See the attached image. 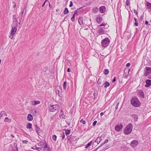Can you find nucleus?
Wrapping results in <instances>:
<instances>
[{"mask_svg": "<svg viewBox=\"0 0 151 151\" xmlns=\"http://www.w3.org/2000/svg\"><path fill=\"white\" fill-rule=\"evenodd\" d=\"M133 128L132 125L131 123L128 124L124 129V133L126 135L131 133Z\"/></svg>", "mask_w": 151, "mask_h": 151, "instance_id": "1", "label": "nucleus"}, {"mask_svg": "<svg viewBox=\"0 0 151 151\" xmlns=\"http://www.w3.org/2000/svg\"><path fill=\"white\" fill-rule=\"evenodd\" d=\"M131 103L133 106L136 107H139L141 105L140 101L136 97H133L132 99Z\"/></svg>", "mask_w": 151, "mask_h": 151, "instance_id": "2", "label": "nucleus"}, {"mask_svg": "<svg viewBox=\"0 0 151 151\" xmlns=\"http://www.w3.org/2000/svg\"><path fill=\"white\" fill-rule=\"evenodd\" d=\"M110 40L108 38L103 39L101 41V46L104 47H106L110 43Z\"/></svg>", "mask_w": 151, "mask_h": 151, "instance_id": "3", "label": "nucleus"}, {"mask_svg": "<svg viewBox=\"0 0 151 151\" xmlns=\"http://www.w3.org/2000/svg\"><path fill=\"white\" fill-rule=\"evenodd\" d=\"M58 108V106L56 105H50L49 106V110L51 112H54Z\"/></svg>", "mask_w": 151, "mask_h": 151, "instance_id": "4", "label": "nucleus"}, {"mask_svg": "<svg viewBox=\"0 0 151 151\" xmlns=\"http://www.w3.org/2000/svg\"><path fill=\"white\" fill-rule=\"evenodd\" d=\"M151 73V68L146 67L145 69L144 75L145 76H147Z\"/></svg>", "mask_w": 151, "mask_h": 151, "instance_id": "5", "label": "nucleus"}, {"mask_svg": "<svg viewBox=\"0 0 151 151\" xmlns=\"http://www.w3.org/2000/svg\"><path fill=\"white\" fill-rule=\"evenodd\" d=\"M62 90L60 86H58L56 89V94L59 96L60 97L61 95Z\"/></svg>", "mask_w": 151, "mask_h": 151, "instance_id": "6", "label": "nucleus"}, {"mask_svg": "<svg viewBox=\"0 0 151 151\" xmlns=\"http://www.w3.org/2000/svg\"><path fill=\"white\" fill-rule=\"evenodd\" d=\"M138 144V142L137 141L134 140L132 141L130 143V145L132 147H136Z\"/></svg>", "mask_w": 151, "mask_h": 151, "instance_id": "7", "label": "nucleus"}, {"mask_svg": "<svg viewBox=\"0 0 151 151\" xmlns=\"http://www.w3.org/2000/svg\"><path fill=\"white\" fill-rule=\"evenodd\" d=\"M123 127V125L122 124H120L119 125H118L115 127V129L116 131L117 132L120 131Z\"/></svg>", "mask_w": 151, "mask_h": 151, "instance_id": "8", "label": "nucleus"}, {"mask_svg": "<svg viewBox=\"0 0 151 151\" xmlns=\"http://www.w3.org/2000/svg\"><path fill=\"white\" fill-rule=\"evenodd\" d=\"M99 9L101 13H103L106 11V8L105 6H102L99 7Z\"/></svg>", "mask_w": 151, "mask_h": 151, "instance_id": "9", "label": "nucleus"}, {"mask_svg": "<svg viewBox=\"0 0 151 151\" xmlns=\"http://www.w3.org/2000/svg\"><path fill=\"white\" fill-rule=\"evenodd\" d=\"M102 18L100 15H97L96 18V22L98 23H100L102 21Z\"/></svg>", "mask_w": 151, "mask_h": 151, "instance_id": "10", "label": "nucleus"}, {"mask_svg": "<svg viewBox=\"0 0 151 151\" xmlns=\"http://www.w3.org/2000/svg\"><path fill=\"white\" fill-rule=\"evenodd\" d=\"M17 30V28L16 27H13L11 29L10 35L12 36L14 35L15 33Z\"/></svg>", "mask_w": 151, "mask_h": 151, "instance_id": "11", "label": "nucleus"}, {"mask_svg": "<svg viewBox=\"0 0 151 151\" xmlns=\"http://www.w3.org/2000/svg\"><path fill=\"white\" fill-rule=\"evenodd\" d=\"M146 84L145 85L146 87H148L151 85V80H147L146 81Z\"/></svg>", "mask_w": 151, "mask_h": 151, "instance_id": "12", "label": "nucleus"}, {"mask_svg": "<svg viewBox=\"0 0 151 151\" xmlns=\"http://www.w3.org/2000/svg\"><path fill=\"white\" fill-rule=\"evenodd\" d=\"M98 32L100 35H103L104 33V31L102 28H100L98 29Z\"/></svg>", "mask_w": 151, "mask_h": 151, "instance_id": "13", "label": "nucleus"}, {"mask_svg": "<svg viewBox=\"0 0 151 151\" xmlns=\"http://www.w3.org/2000/svg\"><path fill=\"white\" fill-rule=\"evenodd\" d=\"M27 119L28 121H32L33 119L32 116L31 114H29L27 115Z\"/></svg>", "mask_w": 151, "mask_h": 151, "instance_id": "14", "label": "nucleus"}, {"mask_svg": "<svg viewBox=\"0 0 151 151\" xmlns=\"http://www.w3.org/2000/svg\"><path fill=\"white\" fill-rule=\"evenodd\" d=\"M44 145V148H47V145L46 144H44V143H43L42 142H39V143H38V145L39 146H43Z\"/></svg>", "mask_w": 151, "mask_h": 151, "instance_id": "15", "label": "nucleus"}, {"mask_svg": "<svg viewBox=\"0 0 151 151\" xmlns=\"http://www.w3.org/2000/svg\"><path fill=\"white\" fill-rule=\"evenodd\" d=\"M35 128L36 130V132L38 134H39V133H40L41 132L40 129L37 126V125H35Z\"/></svg>", "mask_w": 151, "mask_h": 151, "instance_id": "16", "label": "nucleus"}, {"mask_svg": "<svg viewBox=\"0 0 151 151\" xmlns=\"http://www.w3.org/2000/svg\"><path fill=\"white\" fill-rule=\"evenodd\" d=\"M102 140V138L101 137H98L96 139L95 142H96L98 144H99Z\"/></svg>", "mask_w": 151, "mask_h": 151, "instance_id": "17", "label": "nucleus"}, {"mask_svg": "<svg viewBox=\"0 0 151 151\" xmlns=\"http://www.w3.org/2000/svg\"><path fill=\"white\" fill-rule=\"evenodd\" d=\"M139 94L140 96L142 98H144V95L143 91H141L139 92Z\"/></svg>", "mask_w": 151, "mask_h": 151, "instance_id": "18", "label": "nucleus"}, {"mask_svg": "<svg viewBox=\"0 0 151 151\" xmlns=\"http://www.w3.org/2000/svg\"><path fill=\"white\" fill-rule=\"evenodd\" d=\"M40 101H32V104L33 105H35L40 103Z\"/></svg>", "mask_w": 151, "mask_h": 151, "instance_id": "19", "label": "nucleus"}, {"mask_svg": "<svg viewBox=\"0 0 151 151\" xmlns=\"http://www.w3.org/2000/svg\"><path fill=\"white\" fill-rule=\"evenodd\" d=\"M77 11H76L74 14L73 16L71 18V21L73 22H74L75 20V15L76 14H77Z\"/></svg>", "mask_w": 151, "mask_h": 151, "instance_id": "20", "label": "nucleus"}, {"mask_svg": "<svg viewBox=\"0 0 151 151\" xmlns=\"http://www.w3.org/2000/svg\"><path fill=\"white\" fill-rule=\"evenodd\" d=\"M83 18L81 17L80 18L78 19V22L81 25H82V24H83Z\"/></svg>", "mask_w": 151, "mask_h": 151, "instance_id": "21", "label": "nucleus"}, {"mask_svg": "<svg viewBox=\"0 0 151 151\" xmlns=\"http://www.w3.org/2000/svg\"><path fill=\"white\" fill-rule=\"evenodd\" d=\"M31 113L33 115H36L37 113V111L35 109H33L31 111Z\"/></svg>", "mask_w": 151, "mask_h": 151, "instance_id": "22", "label": "nucleus"}, {"mask_svg": "<svg viewBox=\"0 0 151 151\" xmlns=\"http://www.w3.org/2000/svg\"><path fill=\"white\" fill-rule=\"evenodd\" d=\"M17 145L16 143H15L14 144V149H16L15 151H18V147H17ZM13 150H14V151H15V150H14V148H13V150H12V151H13Z\"/></svg>", "mask_w": 151, "mask_h": 151, "instance_id": "23", "label": "nucleus"}, {"mask_svg": "<svg viewBox=\"0 0 151 151\" xmlns=\"http://www.w3.org/2000/svg\"><path fill=\"white\" fill-rule=\"evenodd\" d=\"M4 121L5 122H10L11 121V119L8 117H6Z\"/></svg>", "mask_w": 151, "mask_h": 151, "instance_id": "24", "label": "nucleus"}, {"mask_svg": "<svg viewBox=\"0 0 151 151\" xmlns=\"http://www.w3.org/2000/svg\"><path fill=\"white\" fill-rule=\"evenodd\" d=\"M110 83L107 81H106L104 83V87L105 88H107V87L110 86Z\"/></svg>", "mask_w": 151, "mask_h": 151, "instance_id": "25", "label": "nucleus"}, {"mask_svg": "<svg viewBox=\"0 0 151 151\" xmlns=\"http://www.w3.org/2000/svg\"><path fill=\"white\" fill-rule=\"evenodd\" d=\"M92 11L93 13H96L98 11V8L96 7H95L93 9Z\"/></svg>", "mask_w": 151, "mask_h": 151, "instance_id": "26", "label": "nucleus"}, {"mask_svg": "<svg viewBox=\"0 0 151 151\" xmlns=\"http://www.w3.org/2000/svg\"><path fill=\"white\" fill-rule=\"evenodd\" d=\"M32 124L31 123H28L26 126V127L27 128L30 129L32 128Z\"/></svg>", "mask_w": 151, "mask_h": 151, "instance_id": "27", "label": "nucleus"}, {"mask_svg": "<svg viewBox=\"0 0 151 151\" xmlns=\"http://www.w3.org/2000/svg\"><path fill=\"white\" fill-rule=\"evenodd\" d=\"M109 73V70L107 69H105L104 71V73L105 75H107Z\"/></svg>", "mask_w": 151, "mask_h": 151, "instance_id": "28", "label": "nucleus"}, {"mask_svg": "<svg viewBox=\"0 0 151 151\" xmlns=\"http://www.w3.org/2000/svg\"><path fill=\"white\" fill-rule=\"evenodd\" d=\"M69 13V11L68 8L66 7H65V10L64 11V14H68Z\"/></svg>", "mask_w": 151, "mask_h": 151, "instance_id": "29", "label": "nucleus"}, {"mask_svg": "<svg viewBox=\"0 0 151 151\" xmlns=\"http://www.w3.org/2000/svg\"><path fill=\"white\" fill-rule=\"evenodd\" d=\"M92 142V141H91L88 144H87L85 147V148H86L90 146Z\"/></svg>", "mask_w": 151, "mask_h": 151, "instance_id": "30", "label": "nucleus"}, {"mask_svg": "<svg viewBox=\"0 0 151 151\" xmlns=\"http://www.w3.org/2000/svg\"><path fill=\"white\" fill-rule=\"evenodd\" d=\"M31 148L33 150H36L38 151H41L42 149L40 147H36L35 148H34L32 147H31Z\"/></svg>", "mask_w": 151, "mask_h": 151, "instance_id": "31", "label": "nucleus"}, {"mask_svg": "<svg viewBox=\"0 0 151 151\" xmlns=\"http://www.w3.org/2000/svg\"><path fill=\"white\" fill-rule=\"evenodd\" d=\"M70 133V130H66L65 131V134L66 135L69 134Z\"/></svg>", "mask_w": 151, "mask_h": 151, "instance_id": "32", "label": "nucleus"}, {"mask_svg": "<svg viewBox=\"0 0 151 151\" xmlns=\"http://www.w3.org/2000/svg\"><path fill=\"white\" fill-rule=\"evenodd\" d=\"M57 136L55 135H54L52 137V139L54 141H56L57 139Z\"/></svg>", "mask_w": 151, "mask_h": 151, "instance_id": "33", "label": "nucleus"}, {"mask_svg": "<svg viewBox=\"0 0 151 151\" xmlns=\"http://www.w3.org/2000/svg\"><path fill=\"white\" fill-rule=\"evenodd\" d=\"M62 139H64L65 138V135L64 132H63L61 134Z\"/></svg>", "mask_w": 151, "mask_h": 151, "instance_id": "34", "label": "nucleus"}, {"mask_svg": "<svg viewBox=\"0 0 151 151\" xmlns=\"http://www.w3.org/2000/svg\"><path fill=\"white\" fill-rule=\"evenodd\" d=\"M109 141V140L108 139H106V140L103 143H102V144L101 145V146H100V147H101L103 145H104L105 144L107 143V142H108Z\"/></svg>", "mask_w": 151, "mask_h": 151, "instance_id": "35", "label": "nucleus"}, {"mask_svg": "<svg viewBox=\"0 0 151 151\" xmlns=\"http://www.w3.org/2000/svg\"><path fill=\"white\" fill-rule=\"evenodd\" d=\"M0 113L2 115H5L6 116V113L5 112V111H2Z\"/></svg>", "mask_w": 151, "mask_h": 151, "instance_id": "36", "label": "nucleus"}, {"mask_svg": "<svg viewBox=\"0 0 151 151\" xmlns=\"http://www.w3.org/2000/svg\"><path fill=\"white\" fill-rule=\"evenodd\" d=\"M125 4L126 6H128L130 5V3L128 0H126L125 2Z\"/></svg>", "mask_w": 151, "mask_h": 151, "instance_id": "37", "label": "nucleus"}, {"mask_svg": "<svg viewBox=\"0 0 151 151\" xmlns=\"http://www.w3.org/2000/svg\"><path fill=\"white\" fill-rule=\"evenodd\" d=\"M66 83L65 82H64L63 85V89H64L65 90L66 89Z\"/></svg>", "mask_w": 151, "mask_h": 151, "instance_id": "38", "label": "nucleus"}, {"mask_svg": "<svg viewBox=\"0 0 151 151\" xmlns=\"http://www.w3.org/2000/svg\"><path fill=\"white\" fill-rule=\"evenodd\" d=\"M147 7L149 9H151V4L148 3L147 4Z\"/></svg>", "mask_w": 151, "mask_h": 151, "instance_id": "39", "label": "nucleus"}, {"mask_svg": "<svg viewBox=\"0 0 151 151\" xmlns=\"http://www.w3.org/2000/svg\"><path fill=\"white\" fill-rule=\"evenodd\" d=\"M81 123H82L83 124H85L86 123V121L85 120H83L82 119L80 121Z\"/></svg>", "mask_w": 151, "mask_h": 151, "instance_id": "40", "label": "nucleus"}, {"mask_svg": "<svg viewBox=\"0 0 151 151\" xmlns=\"http://www.w3.org/2000/svg\"><path fill=\"white\" fill-rule=\"evenodd\" d=\"M60 117L61 118H65V116L64 115V114H63V113H62V114H60Z\"/></svg>", "mask_w": 151, "mask_h": 151, "instance_id": "41", "label": "nucleus"}, {"mask_svg": "<svg viewBox=\"0 0 151 151\" xmlns=\"http://www.w3.org/2000/svg\"><path fill=\"white\" fill-rule=\"evenodd\" d=\"M97 83L98 84H99L101 83V80L100 78H99L97 81Z\"/></svg>", "mask_w": 151, "mask_h": 151, "instance_id": "42", "label": "nucleus"}, {"mask_svg": "<svg viewBox=\"0 0 151 151\" xmlns=\"http://www.w3.org/2000/svg\"><path fill=\"white\" fill-rule=\"evenodd\" d=\"M23 143L27 144L28 143V141L27 140H24L22 141Z\"/></svg>", "mask_w": 151, "mask_h": 151, "instance_id": "43", "label": "nucleus"}, {"mask_svg": "<svg viewBox=\"0 0 151 151\" xmlns=\"http://www.w3.org/2000/svg\"><path fill=\"white\" fill-rule=\"evenodd\" d=\"M97 121H94L93 123V126H95L97 123Z\"/></svg>", "mask_w": 151, "mask_h": 151, "instance_id": "44", "label": "nucleus"}, {"mask_svg": "<svg viewBox=\"0 0 151 151\" xmlns=\"http://www.w3.org/2000/svg\"><path fill=\"white\" fill-rule=\"evenodd\" d=\"M119 104V102H118L115 108L116 109L118 108V106Z\"/></svg>", "mask_w": 151, "mask_h": 151, "instance_id": "45", "label": "nucleus"}, {"mask_svg": "<svg viewBox=\"0 0 151 151\" xmlns=\"http://www.w3.org/2000/svg\"><path fill=\"white\" fill-rule=\"evenodd\" d=\"M73 6V3H72V1H70V5H69V6L70 7H71Z\"/></svg>", "mask_w": 151, "mask_h": 151, "instance_id": "46", "label": "nucleus"}, {"mask_svg": "<svg viewBox=\"0 0 151 151\" xmlns=\"http://www.w3.org/2000/svg\"><path fill=\"white\" fill-rule=\"evenodd\" d=\"M134 13H135V14L136 15H137V12L135 9L134 10Z\"/></svg>", "mask_w": 151, "mask_h": 151, "instance_id": "47", "label": "nucleus"}, {"mask_svg": "<svg viewBox=\"0 0 151 151\" xmlns=\"http://www.w3.org/2000/svg\"><path fill=\"white\" fill-rule=\"evenodd\" d=\"M130 64L129 63H127L126 65V66L127 67H129L130 65Z\"/></svg>", "mask_w": 151, "mask_h": 151, "instance_id": "48", "label": "nucleus"}, {"mask_svg": "<svg viewBox=\"0 0 151 151\" xmlns=\"http://www.w3.org/2000/svg\"><path fill=\"white\" fill-rule=\"evenodd\" d=\"M106 25V24H105L102 23L101 25H100L99 26H100V27L103 26H105Z\"/></svg>", "mask_w": 151, "mask_h": 151, "instance_id": "49", "label": "nucleus"}, {"mask_svg": "<svg viewBox=\"0 0 151 151\" xmlns=\"http://www.w3.org/2000/svg\"><path fill=\"white\" fill-rule=\"evenodd\" d=\"M14 21L16 22L17 23H18L17 20V19L16 18H15L14 19Z\"/></svg>", "mask_w": 151, "mask_h": 151, "instance_id": "50", "label": "nucleus"}, {"mask_svg": "<svg viewBox=\"0 0 151 151\" xmlns=\"http://www.w3.org/2000/svg\"><path fill=\"white\" fill-rule=\"evenodd\" d=\"M101 147H100V146L98 148H96V149L92 151H96L97 150L99 149V148Z\"/></svg>", "mask_w": 151, "mask_h": 151, "instance_id": "51", "label": "nucleus"}, {"mask_svg": "<svg viewBox=\"0 0 151 151\" xmlns=\"http://www.w3.org/2000/svg\"><path fill=\"white\" fill-rule=\"evenodd\" d=\"M93 95L94 96V97H95L96 96H97V94L95 92H94L93 93Z\"/></svg>", "mask_w": 151, "mask_h": 151, "instance_id": "52", "label": "nucleus"}, {"mask_svg": "<svg viewBox=\"0 0 151 151\" xmlns=\"http://www.w3.org/2000/svg\"><path fill=\"white\" fill-rule=\"evenodd\" d=\"M134 24H135V25L136 26H137L138 25V23L137 22H135Z\"/></svg>", "mask_w": 151, "mask_h": 151, "instance_id": "53", "label": "nucleus"}, {"mask_svg": "<svg viewBox=\"0 0 151 151\" xmlns=\"http://www.w3.org/2000/svg\"><path fill=\"white\" fill-rule=\"evenodd\" d=\"M116 81V78L115 77L114 78V79L112 80V82H114Z\"/></svg>", "mask_w": 151, "mask_h": 151, "instance_id": "54", "label": "nucleus"}, {"mask_svg": "<svg viewBox=\"0 0 151 151\" xmlns=\"http://www.w3.org/2000/svg\"><path fill=\"white\" fill-rule=\"evenodd\" d=\"M145 24H148V22L147 21H145Z\"/></svg>", "mask_w": 151, "mask_h": 151, "instance_id": "55", "label": "nucleus"}, {"mask_svg": "<svg viewBox=\"0 0 151 151\" xmlns=\"http://www.w3.org/2000/svg\"><path fill=\"white\" fill-rule=\"evenodd\" d=\"M13 3L14 4V5H13V7L14 8L16 6V4H15V3L14 2H13Z\"/></svg>", "mask_w": 151, "mask_h": 151, "instance_id": "56", "label": "nucleus"}, {"mask_svg": "<svg viewBox=\"0 0 151 151\" xmlns=\"http://www.w3.org/2000/svg\"><path fill=\"white\" fill-rule=\"evenodd\" d=\"M104 113H103V112H101V113H100V116H102L104 115Z\"/></svg>", "mask_w": 151, "mask_h": 151, "instance_id": "57", "label": "nucleus"}, {"mask_svg": "<svg viewBox=\"0 0 151 151\" xmlns=\"http://www.w3.org/2000/svg\"><path fill=\"white\" fill-rule=\"evenodd\" d=\"M67 72H70V68H68V70H67Z\"/></svg>", "mask_w": 151, "mask_h": 151, "instance_id": "58", "label": "nucleus"}, {"mask_svg": "<svg viewBox=\"0 0 151 151\" xmlns=\"http://www.w3.org/2000/svg\"><path fill=\"white\" fill-rule=\"evenodd\" d=\"M45 1L44 2V3L42 5V6L43 7L44 6V5H45Z\"/></svg>", "mask_w": 151, "mask_h": 151, "instance_id": "59", "label": "nucleus"}, {"mask_svg": "<svg viewBox=\"0 0 151 151\" xmlns=\"http://www.w3.org/2000/svg\"><path fill=\"white\" fill-rule=\"evenodd\" d=\"M11 136L12 137V138H14V135L13 134H11Z\"/></svg>", "mask_w": 151, "mask_h": 151, "instance_id": "60", "label": "nucleus"}, {"mask_svg": "<svg viewBox=\"0 0 151 151\" xmlns=\"http://www.w3.org/2000/svg\"><path fill=\"white\" fill-rule=\"evenodd\" d=\"M134 20L135 21V22H136V21H137V19L135 18H134Z\"/></svg>", "mask_w": 151, "mask_h": 151, "instance_id": "61", "label": "nucleus"}, {"mask_svg": "<svg viewBox=\"0 0 151 151\" xmlns=\"http://www.w3.org/2000/svg\"><path fill=\"white\" fill-rule=\"evenodd\" d=\"M3 116V115H2L0 113V118Z\"/></svg>", "mask_w": 151, "mask_h": 151, "instance_id": "62", "label": "nucleus"}, {"mask_svg": "<svg viewBox=\"0 0 151 151\" xmlns=\"http://www.w3.org/2000/svg\"><path fill=\"white\" fill-rule=\"evenodd\" d=\"M36 147H36V145H35L34 147H33L34 148H35Z\"/></svg>", "mask_w": 151, "mask_h": 151, "instance_id": "63", "label": "nucleus"}, {"mask_svg": "<svg viewBox=\"0 0 151 151\" xmlns=\"http://www.w3.org/2000/svg\"><path fill=\"white\" fill-rule=\"evenodd\" d=\"M49 6L50 8H51V5L50 4H49Z\"/></svg>", "mask_w": 151, "mask_h": 151, "instance_id": "64", "label": "nucleus"}]
</instances>
